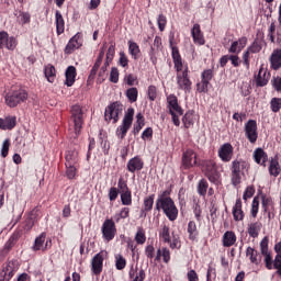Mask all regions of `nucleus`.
<instances>
[{
  "label": "nucleus",
  "instance_id": "bf43d9fd",
  "mask_svg": "<svg viewBox=\"0 0 281 281\" xmlns=\"http://www.w3.org/2000/svg\"><path fill=\"white\" fill-rule=\"evenodd\" d=\"M260 250L262 255H267L269 254V238L265 237L261 241H260Z\"/></svg>",
  "mask_w": 281,
  "mask_h": 281
},
{
  "label": "nucleus",
  "instance_id": "f03ea898",
  "mask_svg": "<svg viewBox=\"0 0 281 281\" xmlns=\"http://www.w3.org/2000/svg\"><path fill=\"white\" fill-rule=\"evenodd\" d=\"M157 212H164V214L169 218V221H177V216H179V209L175 204V200L170 198V191H162L157 200L155 205Z\"/></svg>",
  "mask_w": 281,
  "mask_h": 281
},
{
  "label": "nucleus",
  "instance_id": "603ef678",
  "mask_svg": "<svg viewBox=\"0 0 281 281\" xmlns=\"http://www.w3.org/2000/svg\"><path fill=\"white\" fill-rule=\"evenodd\" d=\"M117 190L120 192V194H122L123 192H128V184L126 183V181L123 178H120L117 181Z\"/></svg>",
  "mask_w": 281,
  "mask_h": 281
},
{
  "label": "nucleus",
  "instance_id": "7ed1b4c3",
  "mask_svg": "<svg viewBox=\"0 0 281 281\" xmlns=\"http://www.w3.org/2000/svg\"><path fill=\"white\" fill-rule=\"evenodd\" d=\"M70 113L69 126H72L75 135L78 137L82 130V124H85V111L82 110V106L76 104L72 105Z\"/></svg>",
  "mask_w": 281,
  "mask_h": 281
},
{
  "label": "nucleus",
  "instance_id": "69168bd1",
  "mask_svg": "<svg viewBox=\"0 0 281 281\" xmlns=\"http://www.w3.org/2000/svg\"><path fill=\"white\" fill-rule=\"evenodd\" d=\"M145 255L147 256V258H149V260H153L155 258V246L148 245L145 248Z\"/></svg>",
  "mask_w": 281,
  "mask_h": 281
},
{
  "label": "nucleus",
  "instance_id": "13d9d810",
  "mask_svg": "<svg viewBox=\"0 0 281 281\" xmlns=\"http://www.w3.org/2000/svg\"><path fill=\"white\" fill-rule=\"evenodd\" d=\"M199 93H207V87H210L209 81L201 79V82L196 85Z\"/></svg>",
  "mask_w": 281,
  "mask_h": 281
},
{
  "label": "nucleus",
  "instance_id": "9d476101",
  "mask_svg": "<svg viewBox=\"0 0 281 281\" xmlns=\"http://www.w3.org/2000/svg\"><path fill=\"white\" fill-rule=\"evenodd\" d=\"M245 135L250 144L258 142V123L255 120H249L245 124Z\"/></svg>",
  "mask_w": 281,
  "mask_h": 281
},
{
  "label": "nucleus",
  "instance_id": "de8ad7c7",
  "mask_svg": "<svg viewBox=\"0 0 281 281\" xmlns=\"http://www.w3.org/2000/svg\"><path fill=\"white\" fill-rule=\"evenodd\" d=\"M135 240L137 245H144V243H146V232H144V228L139 227L137 229V233L135 235Z\"/></svg>",
  "mask_w": 281,
  "mask_h": 281
},
{
  "label": "nucleus",
  "instance_id": "58836bf2",
  "mask_svg": "<svg viewBox=\"0 0 281 281\" xmlns=\"http://www.w3.org/2000/svg\"><path fill=\"white\" fill-rule=\"evenodd\" d=\"M159 236L162 238L164 243H170V226L162 225L159 231Z\"/></svg>",
  "mask_w": 281,
  "mask_h": 281
},
{
  "label": "nucleus",
  "instance_id": "4be33fe9",
  "mask_svg": "<svg viewBox=\"0 0 281 281\" xmlns=\"http://www.w3.org/2000/svg\"><path fill=\"white\" fill-rule=\"evenodd\" d=\"M245 47H247V37H241L232 43L228 52L229 54H240Z\"/></svg>",
  "mask_w": 281,
  "mask_h": 281
},
{
  "label": "nucleus",
  "instance_id": "6ab92c4d",
  "mask_svg": "<svg viewBox=\"0 0 281 281\" xmlns=\"http://www.w3.org/2000/svg\"><path fill=\"white\" fill-rule=\"evenodd\" d=\"M191 35L195 45H205V37H203V32H201V25L194 24L191 30Z\"/></svg>",
  "mask_w": 281,
  "mask_h": 281
},
{
  "label": "nucleus",
  "instance_id": "0e129e2a",
  "mask_svg": "<svg viewBox=\"0 0 281 281\" xmlns=\"http://www.w3.org/2000/svg\"><path fill=\"white\" fill-rule=\"evenodd\" d=\"M9 150H10V139H4L2 144V149H1V157L3 158L8 157Z\"/></svg>",
  "mask_w": 281,
  "mask_h": 281
},
{
  "label": "nucleus",
  "instance_id": "3c124183",
  "mask_svg": "<svg viewBox=\"0 0 281 281\" xmlns=\"http://www.w3.org/2000/svg\"><path fill=\"white\" fill-rule=\"evenodd\" d=\"M212 78H214V70L212 69H205L201 74V80H204L205 82H211Z\"/></svg>",
  "mask_w": 281,
  "mask_h": 281
},
{
  "label": "nucleus",
  "instance_id": "c85d7f7f",
  "mask_svg": "<svg viewBox=\"0 0 281 281\" xmlns=\"http://www.w3.org/2000/svg\"><path fill=\"white\" fill-rule=\"evenodd\" d=\"M65 76H66V81H65L66 87H74V82H76V67L69 66L66 69Z\"/></svg>",
  "mask_w": 281,
  "mask_h": 281
},
{
  "label": "nucleus",
  "instance_id": "ea45409f",
  "mask_svg": "<svg viewBox=\"0 0 281 281\" xmlns=\"http://www.w3.org/2000/svg\"><path fill=\"white\" fill-rule=\"evenodd\" d=\"M128 52L132 58H134V60H137V56H139V45H137V43L135 42H128Z\"/></svg>",
  "mask_w": 281,
  "mask_h": 281
},
{
  "label": "nucleus",
  "instance_id": "c9c22d12",
  "mask_svg": "<svg viewBox=\"0 0 281 281\" xmlns=\"http://www.w3.org/2000/svg\"><path fill=\"white\" fill-rule=\"evenodd\" d=\"M34 223H36V212L32 211L24 223V229L30 232L34 227Z\"/></svg>",
  "mask_w": 281,
  "mask_h": 281
},
{
  "label": "nucleus",
  "instance_id": "49530a36",
  "mask_svg": "<svg viewBox=\"0 0 281 281\" xmlns=\"http://www.w3.org/2000/svg\"><path fill=\"white\" fill-rule=\"evenodd\" d=\"M207 180L202 179L200 180L199 184H198V194H200L201 196H205V194H207Z\"/></svg>",
  "mask_w": 281,
  "mask_h": 281
},
{
  "label": "nucleus",
  "instance_id": "473e14b6",
  "mask_svg": "<svg viewBox=\"0 0 281 281\" xmlns=\"http://www.w3.org/2000/svg\"><path fill=\"white\" fill-rule=\"evenodd\" d=\"M44 74L48 82L56 80V68L52 64L45 66Z\"/></svg>",
  "mask_w": 281,
  "mask_h": 281
},
{
  "label": "nucleus",
  "instance_id": "a19ab883",
  "mask_svg": "<svg viewBox=\"0 0 281 281\" xmlns=\"http://www.w3.org/2000/svg\"><path fill=\"white\" fill-rule=\"evenodd\" d=\"M109 65H111V61L105 60L103 66L100 68L98 75L99 82H104V80H106V70L109 69Z\"/></svg>",
  "mask_w": 281,
  "mask_h": 281
},
{
  "label": "nucleus",
  "instance_id": "aec40b11",
  "mask_svg": "<svg viewBox=\"0 0 281 281\" xmlns=\"http://www.w3.org/2000/svg\"><path fill=\"white\" fill-rule=\"evenodd\" d=\"M82 45L80 42V33H77L75 36L70 38L68 44L65 47V54H71L74 49H78Z\"/></svg>",
  "mask_w": 281,
  "mask_h": 281
},
{
  "label": "nucleus",
  "instance_id": "5701e85b",
  "mask_svg": "<svg viewBox=\"0 0 281 281\" xmlns=\"http://www.w3.org/2000/svg\"><path fill=\"white\" fill-rule=\"evenodd\" d=\"M254 159L256 161V164H258L259 166H267V161L269 160V156L265 153V149L262 148H257L254 151Z\"/></svg>",
  "mask_w": 281,
  "mask_h": 281
},
{
  "label": "nucleus",
  "instance_id": "c756f323",
  "mask_svg": "<svg viewBox=\"0 0 281 281\" xmlns=\"http://www.w3.org/2000/svg\"><path fill=\"white\" fill-rule=\"evenodd\" d=\"M262 229V223L255 222L248 225V234L250 238H258L260 231Z\"/></svg>",
  "mask_w": 281,
  "mask_h": 281
},
{
  "label": "nucleus",
  "instance_id": "a211bd4d",
  "mask_svg": "<svg viewBox=\"0 0 281 281\" xmlns=\"http://www.w3.org/2000/svg\"><path fill=\"white\" fill-rule=\"evenodd\" d=\"M144 168V160L139 158V156H135L134 158L127 161V170L135 175V172H139Z\"/></svg>",
  "mask_w": 281,
  "mask_h": 281
},
{
  "label": "nucleus",
  "instance_id": "79ce46f5",
  "mask_svg": "<svg viewBox=\"0 0 281 281\" xmlns=\"http://www.w3.org/2000/svg\"><path fill=\"white\" fill-rule=\"evenodd\" d=\"M4 122V131H12L14 126H16V116H8L3 119Z\"/></svg>",
  "mask_w": 281,
  "mask_h": 281
},
{
  "label": "nucleus",
  "instance_id": "2eb2a0df",
  "mask_svg": "<svg viewBox=\"0 0 281 281\" xmlns=\"http://www.w3.org/2000/svg\"><path fill=\"white\" fill-rule=\"evenodd\" d=\"M167 104L170 115H173V113H177L178 115H183V109L181 108V105H179V100L177 99V95H168Z\"/></svg>",
  "mask_w": 281,
  "mask_h": 281
},
{
  "label": "nucleus",
  "instance_id": "1a4fd4ad",
  "mask_svg": "<svg viewBox=\"0 0 281 281\" xmlns=\"http://www.w3.org/2000/svg\"><path fill=\"white\" fill-rule=\"evenodd\" d=\"M16 45H19V41L16 37L10 36L8 32H0V49H8L9 52H14L16 49Z\"/></svg>",
  "mask_w": 281,
  "mask_h": 281
},
{
  "label": "nucleus",
  "instance_id": "20e7f679",
  "mask_svg": "<svg viewBox=\"0 0 281 281\" xmlns=\"http://www.w3.org/2000/svg\"><path fill=\"white\" fill-rule=\"evenodd\" d=\"M4 100H5L7 106H10V109H14L15 106H19V104L27 100V91L23 89H19V90L8 92L4 97Z\"/></svg>",
  "mask_w": 281,
  "mask_h": 281
},
{
  "label": "nucleus",
  "instance_id": "423d86ee",
  "mask_svg": "<svg viewBox=\"0 0 281 281\" xmlns=\"http://www.w3.org/2000/svg\"><path fill=\"white\" fill-rule=\"evenodd\" d=\"M133 115H135V110L133 108L127 109V112L123 117L122 124L116 130V135L121 139H124V137H126V133H128L131 126H133Z\"/></svg>",
  "mask_w": 281,
  "mask_h": 281
},
{
  "label": "nucleus",
  "instance_id": "6e6d98bb",
  "mask_svg": "<svg viewBox=\"0 0 281 281\" xmlns=\"http://www.w3.org/2000/svg\"><path fill=\"white\" fill-rule=\"evenodd\" d=\"M108 196L110 201H116L117 196H120V190L115 187H111Z\"/></svg>",
  "mask_w": 281,
  "mask_h": 281
},
{
  "label": "nucleus",
  "instance_id": "cd10ccee",
  "mask_svg": "<svg viewBox=\"0 0 281 281\" xmlns=\"http://www.w3.org/2000/svg\"><path fill=\"white\" fill-rule=\"evenodd\" d=\"M65 159V166H76V164H78V150H76L75 148L67 150Z\"/></svg>",
  "mask_w": 281,
  "mask_h": 281
},
{
  "label": "nucleus",
  "instance_id": "37998d69",
  "mask_svg": "<svg viewBox=\"0 0 281 281\" xmlns=\"http://www.w3.org/2000/svg\"><path fill=\"white\" fill-rule=\"evenodd\" d=\"M155 205V194H151L144 199V212H150Z\"/></svg>",
  "mask_w": 281,
  "mask_h": 281
},
{
  "label": "nucleus",
  "instance_id": "774afa93",
  "mask_svg": "<svg viewBox=\"0 0 281 281\" xmlns=\"http://www.w3.org/2000/svg\"><path fill=\"white\" fill-rule=\"evenodd\" d=\"M187 278H188L189 281H199V274L194 270H190L187 273Z\"/></svg>",
  "mask_w": 281,
  "mask_h": 281
},
{
  "label": "nucleus",
  "instance_id": "412c9836",
  "mask_svg": "<svg viewBox=\"0 0 281 281\" xmlns=\"http://www.w3.org/2000/svg\"><path fill=\"white\" fill-rule=\"evenodd\" d=\"M256 87H267L269 83V74L261 67L258 75L255 77Z\"/></svg>",
  "mask_w": 281,
  "mask_h": 281
},
{
  "label": "nucleus",
  "instance_id": "0eeeda50",
  "mask_svg": "<svg viewBox=\"0 0 281 281\" xmlns=\"http://www.w3.org/2000/svg\"><path fill=\"white\" fill-rule=\"evenodd\" d=\"M245 168H249V165H247V162L245 161H238V160H234L232 162V178L231 181L233 183V186H240V181L243 179V177L240 175H243V170H245Z\"/></svg>",
  "mask_w": 281,
  "mask_h": 281
},
{
  "label": "nucleus",
  "instance_id": "a18cd8bd",
  "mask_svg": "<svg viewBox=\"0 0 281 281\" xmlns=\"http://www.w3.org/2000/svg\"><path fill=\"white\" fill-rule=\"evenodd\" d=\"M246 256L250 258V261L254 265H258V251L251 247H248L246 250Z\"/></svg>",
  "mask_w": 281,
  "mask_h": 281
},
{
  "label": "nucleus",
  "instance_id": "680f3d73",
  "mask_svg": "<svg viewBox=\"0 0 281 281\" xmlns=\"http://www.w3.org/2000/svg\"><path fill=\"white\" fill-rule=\"evenodd\" d=\"M262 49V46L260 45V42L255 41L249 47H248V52H250L251 54H258V52H260Z\"/></svg>",
  "mask_w": 281,
  "mask_h": 281
},
{
  "label": "nucleus",
  "instance_id": "ddd939ff",
  "mask_svg": "<svg viewBox=\"0 0 281 281\" xmlns=\"http://www.w3.org/2000/svg\"><path fill=\"white\" fill-rule=\"evenodd\" d=\"M196 166V153L192 149H187L182 154V167L184 170H190V168H194Z\"/></svg>",
  "mask_w": 281,
  "mask_h": 281
},
{
  "label": "nucleus",
  "instance_id": "dca6fc26",
  "mask_svg": "<svg viewBox=\"0 0 281 281\" xmlns=\"http://www.w3.org/2000/svg\"><path fill=\"white\" fill-rule=\"evenodd\" d=\"M104 265V252H98L91 261V271L94 276L102 273V267Z\"/></svg>",
  "mask_w": 281,
  "mask_h": 281
},
{
  "label": "nucleus",
  "instance_id": "c03bdc74",
  "mask_svg": "<svg viewBox=\"0 0 281 281\" xmlns=\"http://www.w3.org/2000/svg\"><path fill=\"white\" fill-rule=\"evenodd\" d=\"M270 109L272 113H279L281 109V98H272L270 100Z\"/></svg>",
  "mask_w": 281,
  "mask_h": 281
},
{
  "label": "nucleus",
  "instance_id": "72a5a7b5",
  "mask_svg": "<svg viewBox=\"0 0 281 281\" xmlns=\"http://www.w3.org/2000/svg\"><path fill=\"white\" fill-rule=\"evenodd\" d=\"M189 239L190 240H196V237L199 236V231L196 229V223L194 221H190L188 223V229Z\"/></svg>",
  "mask_w": 281,
  "mask_h": 281
},
{
  "label": "nucleus",
  "instance_id": "f704fd0d",
  "mask_svg": "<svg viewBox=\"0 0 281 281\" xmlns=\"http://www.w3.org/2000/svg\"><path fill=\"white\" fill-rule=\"evenodd\" d=\"M280 172H281L280 162H278V159H271L270 166H269V173L272 177H278Z\"/></svg>",
  "mask_w": 281,
  "mask_h": 281
},
{
  "label": "nucleus",
  "instance_id": "4c0bfd02",
  "mask_svg": "<svg viewBox=\"0 0 281 281\" xmlns=\"http://www.w3.org/2000/svg\"><path fill=\"white\" fill-rule=\"evenodd\" d=\"M125 95L128 102H137V95H139V91L137 90V88H130L126 90Z\"/></svg>",
  "mask_w": 281,
  "mask_h": 281
},
{
  "label": "nucleus",
  "instance_id": "9b49d317",
  "mask_svg": "<svg viewBox=\"0 0 281 281\" xmlns=\"http://www.w3.org/2000/svg\"><path fill=\"white\" fill-rule=\"evenodd\" d=\"M204 172L205 177H207L211 183H218V179H221V173H218V170H216V164H214V161L210 160L205 162Z\"/></svg>",
  "mask_w": 281,
  "mask_h": 281
},
{
  "label": "nucleus",
  "instance_id": "f8f14e48",
  "mask_svg": "<svg viewBox=\"0 0 281 281\" xmlns=\"http://www.w3.org/2000/svg\"><path fill=\"white\" fill-rule=\"evenodd\" d=\"M18 266L16 261H9L4 263L2 271L0 272V280L1 281H10L14 276V271H16Z\"/></svg>",
  "mask_w": 281,
  "mask_h": 281
},
{
  "label": "nucleus",
  "instance_id": "09e8293b",
  "mask_svg": "<svg viewBox=\"0 0 281 281\" xmlns=\"http://www.w3.org/2000/svg\"><path fill=\"white\" fill-rule=\"evenodd\" d=\"M115 267L119 271H122L126 267V259L122 255H116L115 256Z\"/></svg>",
  "mask_w": 281,
  "mask_h": 281
},
{
  "label": "nucleus",
  "instance_id": "6e6552de",
  "mask_svg": "<svg viewBox=\"0 0 281 281\" xmlns=\"http://www.w3.org/2000/svg\"><path fill=\"white\" fill-rule=\"evenodd\" d=\"M102 236L104 240L108 243H111L113 238H115V235L117 234V228L115 227V222L113 220H105L101 227Z\"/></svg>",
  "mask_w": 281,
  "mask_h": 281
},
{
  "label": "nucleus",
  "instance_id": "f3484780",
  "mask_svg": "<svg viewBox=\"0 0 281 281\" xmlns=\"http://www.w3.org/2000/svg\"><path fill=\"white\" fill-rule=\"evenodd\" d=\"M268 38L271 43L281 44V25L276 30V22H271L268 29Z\"/></svg>",
  "mask_w": 281,
  "mask_h": 281
},
{
  "label": "nucleus",
  "instance_id": "052dcab7",
  "mask_svg": "<svg viewBox=\"0 0 281 281\" xmlns=\"http://www.w3.org/2000/svg\"><path fill=\"white\" fill-rule=\"evenodd\" d=\"M76 165L66 166V176L68 179H74L76 177Z\"/></svg>",
  "mask_w": 281,
  "mask_h": 281
},
{
  "label": "nucleus",
  "instance_id": "2f4dec72",
  "mask_svg": "<svg viewBox=\"0 0 281 281\" xmlns=\"http://www.w3.org/2000/svg\"><path fill=\"white\" fill-rule=\"evenodd\" d=\"M182 124L184 128H190V126L194 125V111L189 110L186 112V114L182 117Z\"/></svg>",
  "mask_w": 281,
  "mask_h": 281
},
{
  "label": "nucleus",
  "instance_id": "393cba45",
  "mask_svg": "<svg viewBox=\"0 0 281 281\" xmlns=\"http://www.w3.org/2000/svg\"><path fill=\"white\" fill-rule=\"evenodd\" d=\"M271 69L278 71L281 68V49H274L270 56Z\"/></svg>",
  "mask_w": 281,
  "mask_h": 281
},
{
  "label": "nucleus",
  "instance_id": "e433bc0d",
  "mask_svg": "<svg viewBox=\"0 0 281 281\" xmlns=\"http://www.w3.org/2000/svg\"><path fill=\"white\" fill-rule=\"evenodd\" d=\"M121 203L122 205H133V193L131 190L121 193Z\"/></svg>",
  "mask_w": 281,
  "mask_h": 281
},
{
  "label": "nucleus",
  "instance_id": "b1692460",
  "mask_svg": "<svg viewBox=\"0 0 281 281\" xmlns=\"http://www.w3.org/2000/svg\"><path fill=\"white\" fill-rule=\"evenodd\" d=\"M233 218L234 221H243L245 218V212H243V201L240 199L236 200V203L233 207Z\"/></svg>",
  "mask_w": 281,
  "mask_h": 281
},
{
  "label": "nucleus",
  "instance_id": "8fccbe9b",
  "mask_svg": "<svg viewBox=\"0 0 281 281\" xmlns=\"http://www.w3.org/2000/svg\"><path fill=\"white\" fill-rule=\"evenodd\" d=\"M110 82L117 85L120 82V70L116 67H112L110 72Z\"/></svg>",
  "mask_w": 281,
  "mask_h": 281
},
{
  "label": "nucleus",
  "instance_id": "a878e982",
  "mask_svg": "<svg viewBox=\"0 0 281 281\" xmlns=\"http://www.w3.org/2000/svg\"><path fill=\"white\" fill-rule=\"evenodd\" d=\"M45 238H46L45 233H42L38 237L35 238L33 251H41V250L45 251V249H47V245L49 241H46V244H45Z\"/></svg>",
  "mask_w": 281,
  "mask_h": 281
},
{
  "label": "nucleus",
  "instance_id": "39448f33",
  "mask_svg": "<svg viewBox=\"0 0 281 281\" xmlns=\"http://www.w3.org/2000/svg\"><path fill=\"white\" fill-rule=\"evenodd\" d=\"M124 111V105L120 102H113L105 109L104 117L105 122H113V124H117L120 120V115Z\"/></svg>",
  "mask_w": 281,
  "mask_h": 281
},
{
  "label": "nucleus",
  "instance_id": "e2e57ef3",
  "mask_svg": "<svg viewBox=\"0 0 281 281\" xmlns=\"http://www.w3.org/2000/svg\"><path fill=\"white\" fill-rule=\"evenodd\" d=\"M100 65L98 63H94L92 69L90 70V75L88 77V81L91 82V80L95 79V76H98V69H100Z\"/></svg>",
  "mask_w": 281,
  "mask_h": 281
},
{
  "label": "nucleus",
  "instance_id": "7c9ffc66",
  "mask_svg": "<svg viewBox=\"0 0 281 281\" xmlns=\"http://www.w3.org/2000/svg\"><path fill=\"white\" fill-rule=\"evenodd\" d=\"M55 21H56V31L58 36L65 32V19L60 11L55 12Z\"/></svg>",
  "mask_w": 281,
  "mask_h": 281
},
{
  "label": "nucleus",
  "instance_id": "4d7b16f0",
  "mask_svg": "<svg viewBox=\"0 0 281 281\" xmlns=\"http://www.w3.org/2000/svg\"><path fill=\"white\" fill-rule=\"evenodd\" d=\"M114 56H115V44H111L110 47H109V49H108L105 60H106L108 63H113Z\"/></svg>",
  "mask_w": 281,
  "mask_h": 281
},
{
  "label": "nucleus",
  "instance_id": "864d4df0",
  "mask_svg": "<svg viewBox=\"0 0 281 281\" xmlns=\"http://www.w3.org/2000/svg\"><path fill=\"white\" fill-rule=\"evenodd\" d=\"M147 95H148L150 102H155V100H157V87L149 86L148 90H147Z\"/></svg>",
  "mask_w": 281,
  "mask_h": 281
},
{
  "label": "nucleus",
  "instance_id": "338daca9",
  "mask_svg": "<svg viewBox=\"0 0 281 281\" xmlns=\"http://www.w3.org/2000/svg\"><path fill=\"white\" fill-rule=\"evenodd\" d=\"M273 267L277 269V273L281 276V255L276 256Z\"/></svg>",
  "mask_w": 281,
  "mask_h": 281
},
{
  "label": "nucleus",
  "instance_id": "4468645a",
  "mask_svg": "<svg viewBox=\"0 0 281 281\" xmlns=\"http://www.w3.org/2000/svg\"><path fill=\"white\" fill-rule=\"evenodd\" d=\"M218 157L225 164L232 161L234 157V147L229 143L223 144L218 149Z\"/></svg>",
  "mask_w": 281,
  "mask_h": 281
},
{
  "label": "nucleus",
  "instance_id": "f257e3e1",
  "mask_svg": "<svg viewBox=\"0 0 281 281\" xmlns=\"http://www.w3.org/2000/svg\"><path fill=\"white\" fill-rule=\"evenodd\" d=\"M170 45L172 49L171 56L177 71L178 89L184 91V93H190L192 91V81L190 80V76H188V67L183 69V61L181 60L179 48L172 46V40H170Z\"/></svg>",
  "mask_w": 281,
  "mask_h": 281
},
{
  "label": "nucleus",
  "instance_id": "bb28decb",
  "mask_svg": "<svg viewBox=\"0 0 281 281\" xmlns=\"http://www.w3.org/2000/svg\"><path fill=\"white\" fill-rule=\"evenodd\" d=\"M223 247H233L236 245V233L227 231L224 233L222 238Z\"/></svg>",
  "mask_w": 281,
  "mask_h": 281
},
{
  "label": "nucleus",
  "instance_id": "5fc2aeb1",
  "mask_svg": "<svg viewBox=\"0 0 281 281\" xmlns=\"http://www.w3.org/2000/svg\"><path fill=\"white\" fill-rule=\"evenodd\" d=\"M158 27L160 32H164L166 30V23H168V20L166 19V15L159 14L157 19Z\"/></svg>",
  "mask_w": 281,
  "mask_h": 281
}]
</instances>
